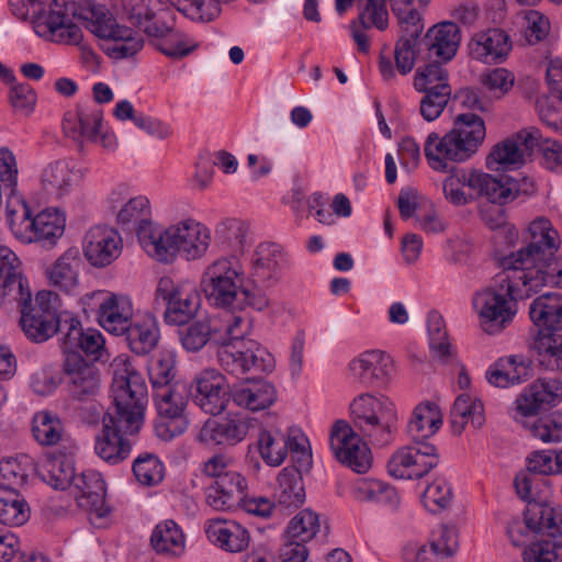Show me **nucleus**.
Masks as SVG:
<instances>
[{"label": "nucleus", "mask_w": 562, "mask_h": 562, "mask_svg": "<svg viewBox=\"0 0 562 562\" xmlns=\"http://www.w3.org/2000/svg\"><path fill=\"white\" fill-rule=\"evenodd\" d=\"M10 12L21 21L30 20L40 37L58 44L78 45L82 31L76 23L105 40L103 49L113 59L134 57L144 47V38L134 30L117 25L106 5L95 1L79 4L74 0H9Z\"/></svg>", "instance_id": "nucleus-1"}, {"label": "nucleus", "mask_w": 562, "mask_h": 562, "mask_svg": "<svg viewBox=\"0 0 562 562\" xmlns=\"http://www.w3.org/2000/svg\"><path fill=\"white\" fill-rule=\"evenodd\" d=\"M486 136L483 119L475 113H461L453 119L450 131L440 135L431 132L424 144L428 166L437 172L449 173L442 183L445 198L453 205H467L477 198H486L492 175L477 169L458 168L471 159Z\"/></svg>", "instance_id": "nucleus-2"}, {"label": "nucleus", "mask_w": 562, "mask_h": 562, "mask_svg": "<svg viewBox=\"0 0 562 562\" xmlns=\"http://www.w3.org/2000/svg\"><path fill=\"white\" fill-rule=\"evenodd\" d=\"M113 405L102 419V430L95 439V453L110 464H117L131 454L127 436L138 432L144 423L147 385L127 356L121 355L111 363Z\"/></svg>", "instance_id": "nucleus-3"}, {"label": "nucleus", "mask_w": 562, "mask_h": 562, "mask_svg": "<svg viewBox=\"0 0 562 562\" xmlns=\"http://www.w3.org/2000/svg\"><path fill=\"white\" fill-rule=\"evenodd\" d=\"M352 426L337 420L330 430L329 446L335 458L357 473L371 467L370 443L384 447L393 441L397 420L394 404L386 397L366 393L350 404Z\"/></svg>", "instance_id": "nucleus-4"}, {"label": "nucleus", "mask_w": 562, "mask_h": 562, "mask_svg": "<svg viewBox=\"0 0 562 562\" xmlns=\"http://www.w3.org/2000/svg\"><path fill=\"white\" fill-rule=\"evenodd\" d=\"M221 318L225 323L224 341L218 342L217 350L221 368L237 378L247 372H272L276 367L273 356L256 340L245 339L250 329L248 317L226 311Z\"/></svg>", "instance_id": "nucleus-5"}, {"label": "nucleus", "mask_w": 562, "mask_h": 562, "mask_svg": "<svg viewBox=\"0 0 562 562\" xmlns=\"http://www.w3.org/2000/svg\"><path fill=\"white\" fill-rule=\"evenodd\" d=\"M7 288L9 293L14 295V302L19 304L20 325L30 340L44 342L56 333L61 334L65 312H58L59 297L56 293L40 291L33 301L29 282L24 277L11 279Z\"/></svg>", "instance_id": "nucleus-6"}, {"label": "nucleus", "mask_w": 562, "mask_h": 562, "mask_svg": "<svg viewBox=\"0 0 562 562\" xmlns=\"http://www.w3.org/2000/svg\"><path fill=\"white\" fill-rule=\"evenodd\" d=\"M514 271L504 270L497 274L495 286L476 293L474 308L481 318L484 331L495 335L509 324L516 314V301L530 297L522 290V280L513 279Z\"/></svg>", "instance_id": "nucleus-7"}, {"label": "nucleus", "mask_w": 562, "mask_h": 562, "mask_svg": "<svg viewBox=\"0 0 562 562\" xmlns=\"http://www.w3.org/2000/svg\"><path fill=\"white\" fill-rule=\"evenodd\" d=\"M7 221L13 235L23 243L55 245L63 236L65 217L58 211L45 210L32 217L21 195L7 200Z\"/></svg>", "instance_id": "nucleus-8"}, {"label": "nucleus", "mask_w": 562, "mask_h": 562, "mask_svg": "<svg viewBox=\"0 0 562 562\" xmlns=\"http://www.w3.org/2000/svg\"><path fill=\"white\" fill-rule=\"evenodd\" d=\"M526 527L532 531L547 532L552 539L529 546L524 552L525 562H562V512L546 503L529 502L524 513Z\"/></svg>", "instance_id": "nucleus-9"}, {"label": "nucleus", "mask_w": 562, "mask_h": 562, "mask_svg": "<svg viewBox=\"0 0 562 562\" xmlns=\"http://www.w3.org/2000/svg\"><path fill=\"white\" fill-rule=\"evenodd\" d=\"M526 243L525 247L501 259L502 269L514 271L513 277L518 271L527 272L537 268L538 263L552 259L561 239L550 220L538 217L529 224Z\"/></svg>", "instance_id": "nucleus-10"}, {"label": "nucleus", "mask_w": 562, "mask_h": 562, "mask_svg": "<svg viewBox=\"0 0 562 562\" xmlns=\"http://www.w3.org/2000/svg\"><path fill=\"white\" fill-rule=\"evenodd\" d=\"M244 270L234 258H221L212 262L204 271L202 284L206 297L215 306L235 313V302H239Z\"/></svg>", "instance_id": "nucleus-11"}, {"label": "nucleus", "mask_w": 562, "mask_h": 562, "mask_svg": "<svg viewBox=\"0 0 562 562\" xmlns=\"http://www.w3.org/2000/svg\"><path fill=\"white\" fill-rule=\"evenodd\" d=\"M189 390L186 383L176 382L172 387L160 389L153 394L158 418L155 423L157 437L169 441L182 435L188 428L184 409Z\"/></svg>", "instance_id": "nucleus-12"}, {"label": "nucleus", "mask_w": 562, "mask_h": 562, "mask_svg": "<svg viewBox=\"0 0 562 562\" xmlns=\"http://www.w3.org/2000/svg\"><path fill=\"white\" fill-rule=\"evenodd\" d=\"M156 301H161L166 306V323L180 326L195 316L201 297L193 283L176 282L170 277H162L156 288Z\"/></svg>", "instance_id": "nucleus-13"}, {"label": "nucleus", "mask_w": 562, "mask_h": 562, "mask_svg": "<svg viewBox=\"0 0 562 562\" xmlns=\"http://www.w3.org/2000/svg\"><path fill=\"white\" fill-rule=\"evenodd\" d=\"M306 441L303 435L292 436L277 428L262 429L258 436V449L265 463L270 467L280 465L290 450L293 461L307 470L312 456L305 448Z\"/></svg>", "instance_id": "nucleus-14"}, {"label": "nucleus", "mask_w": 562, "mask_h": 562, "mask_svg": "<svg viewBox=\"0 0 562 562\" xmlns=\"http://www.w3.org/2000/svg\"><path fill=\"white\" fill-rule=\"evenodd\" d=\"M85 308L95 310L99 324L109 333L123 335L134 321L132 300L126 295L95 291L83 297Z\"/></svg>", "instance_id": "nucleus-15"}, {"label": "nucleus", "mask_w": 562, "mask_h": 562, "mask_svg": "<svg viewBox=\"0 0 562 562\" xmlns=\"http://www.w3.org/2000/svg\"><path fill=\"white\" fill-rule=\"evenodd\" d=\"M540 131L525 128L494 145L486 157V167L493 171L515 170L525 165L535 151Z\"/></svg>", "instance_id": "nucleus-16"}, {"label": "nucleus", "mask_w": 562, "mask_h": 562, "mask_svg": "<svg viewBox=\"0 0 562 562\" xmlns=\"http://www.w3.org/2000/svg\"><path fill=\"white\" fill-rule=\"evenodd\" d=\"M439 463L437 448L430 442L413 441L400 448L387 463L389 473L396 479L417 480Z\"/></svg>", "instance_id": "nucleus-17"}, {"label": "nucleus", "mask_w": 562, "mask_h": 562, "mask_svg": "<svg viewBox=\"0 0 562 562\" xmlns=\"http://www.w3.org/2000/svg\"><path fill=\"white\" fill-rule=\"evenodd\" d=\"M189 394L196 406L215 416L221 414L229 402V385L217 370L205 369L195 376Z\"/></svg>", "instance_id": "nucleus-18"}, {"label": "nucleus", "mask_w": 562, "mask_h": 562, "mask_svg": "<svg viewBox=\"0 0 562 562\" xmlns=\"http://www.w3.org/2000/svg\"><path fill=\"white\" fill-rule=\"evenodd\" d=\"M123 239L113 227L97 225L85 235L82 250L88 262L97 268H104L115 261L122 254Z\"/></svg>", "instance_id": "nucleus-19"}, {"label": "nucleus", "mask_w": 562, "mask_h": 562, "mask_svg": "<svg viewBox=\"0 0 562 562\" xmlns=\"http://www.w3.org/2000/svg\"><path fill=\"white\" fill-rule=\"evenodd\" d=\"M352 379L367 387L384 386L394 373L393 359L384 351L373 349L361 352L348 366Z\"/></svg>", "instance_id": "nucleus-20"}, {"label": "nucleus", "mask_w": 562, "mask_h": 562, "mask_svg": "<svg viewBox=\"0 0 562 562\" xmlns=\"http://www.w3.org/2000/svg\"><path fill=\"white\" fill-rule=\"evenodd\" d=\"M63 372L68 391L74 398L88 400L100 390V371L94 363L87 361L81 353L68 352L64 359Z\"/></svg>", "instance_id": "nucleus-21"}, {"label": "nucleus", "mask_w": 562, "mask_h": 562, "mask_svg": "<svg viewBox=\"0 0 562 562\" xmlns=\"http://www.w3.org/2000/svg\"><path fill=\"white\" fill-rule=\"evenodd\" d=\"M169 12L158 9L156 18L148 19L142 30L148 37L159 38L162 42L158 44V49L166 56L178 59L189 55L195 49L196 44L186 34L173 29L172 24L167 22Z\"/></svg>", "instance_id": "nucleus-22"}, {"label": "nucleus", "mask_w": 562, "mask_h": 562, "mask_svg": "<svg viewBox=\"0 0 562 562\" xmlns=\"http://www.w3.org/2000/svg\"><path fill=\"white\" fill-rule=\"evenodd\" d=\"M78 507L88 512L92 517L102 519L110 513L105 503V482L102 475L93 470L78 474L70 486Z\"/></svg>", "instance_id": "nucleus-23"}, {"label": "nucleus", "mask_w": 562, "mask_h": 562, "mask_svg": "<svg viewBox=\"0 0 562 562\" xmlns=\"http://www.w3.org/2000/svg\"><path fill=\"white\" fill-rule=\"evenodd\" d=\"M562 402V381L541 378L531 383L516 400V415L535 417L539 411L557 406Z\"/></svg>", "instance_id": "nucleus-24"}, {"label": "nucleus", "mask_w": 562, "mask_h": 562, "mask_svg": "<svg viewBox=\"0 0 562 562\" xmlns=\"http://www.w3.org/2000/svg\"><path fill=\"white\" fill-rule=\"evenodd\" d=\"M284 256L279 245L261 243L257 246L252 258L249 281L252 286L271 289L276 286L282 276Z\"/></svg>", "instance_id": "nucleus-25"}, {"label": "nucleus", "mask_w": 562, "mask_h": 562, "mask_svg": "<svg viewBox=\"0 0 562 562\" xmlns=\"http://www.w3.org/2000/svg\"><path fill=\"white\" fill-rule=\"evenodd\" d=\"M250 427L252 419L238 414L209 418L199 432V440L205 445L236 446L247 437Z\"/></svg>", "instance_id": "nucleus-26"}, {"label": "nucleus", "mask_w": 562, "mask_h": 562, "mask_svg": "<svg viewBox=\"0 0 562 562\" xmlns=\"http://www.w3.org/2000/svg\"><path fill=\"white\" fill-rule=\"evenodd\" d=\"M61 348L65 357L68 352L80 351L98 356L104 348V338L102 334L94 328L83 329L80 321L70 312L64 313Z\"/></svg>", "instance_id": "nucleus-27"}, {"label": "nucleus", "mask_w": 562, "mask_h": 562, "mask_svg": "<svg viewBox=\"0 0 562 562\" xmlns=\"http://www.w3.org/2000/svg\"><path fill=\"white\" fill-rule=\"evenodd\" d=\"M247 488V480L240 473L226 474L205 488V502L217 512L233 510L243 502Z\"/></svg>", "instance_id": "nucleus-28"}, {"label": "nucleus", "mask_w": 562, "mask_h": 562, "mask_svg": "<svg viewBox=\"0 0 562 562\" xmlns=\"http://www.w3.org/2000/svg\"><path fill=\"white\" fill-rule=\"evenodd\" d=\"M170 233L176 241L177 254L182 252L188 260L202 257L210 246V229L193 218L170 225Z\"/></svg>", "instance_id": "nucleus-29"}, {"label": "nucleus", "mask_w": 562, "mask_h": 562, "mask_svg": "<svg viewBox=\"0 0 562 562\" xmlns=\"http://www.w3.org/2000/svg\"><path fill=\"white\" fill-rule=\"evenodd\" d=\"M203 529L211 543L227 552H243L250 542L249 531L235 520L207 519Z\"/></svg>", "instance_id": "nucleus-30"}, {"label": "nucleus", "mask_w": 562, "mask_h": 562, "mask_svg": "<svg viewBox=\"0 0 562 562\" xmlns=\"http://www.w3.org/2000/svg\"><path fill=\"white\" fill-rule=\"evenodd\" d=\"M423 43L429 58L448 63L453 59L460 47L461 32L454 22H440L426 32Z\"/></svg>", "instance_id": "nucleus-31"}, {"label": "nucleus", "mask_w": 562, "mask_h": 562, "mask_svg": "<svg viewBox=\"0 0 562 562\" xmlns=\"http://www.w3.org/2000/svg\"><path fill=\"white\" fill-rule=\"evenodd\" d=\"M103 125V113L99 109L78 108L69 111L63 120L65 134L79 143H97Z\"/></svg>", "instance_id": "nucleus-32"}, {"label": "nucleus", "mask_w": 562, "mask_h": 562, "mask_svg": "<svg viewBox=\"0 0 562 562\" xmlns=\"http://www.w3.org/2000/svg\"><path fill=\"white\" fill-rule=\"evenodd\" d=\"M510 48L509 37L501 29L479 32L469 43L470 56L485 64L501 63Z\"/></svg>", "instance_id": "nucleus-33"}, {"label": "nucleus", "mask_w": 562, "mask_h": 562, "mask_svg": "<svg viewBox=\"0 0 562 562\" xmlns=\"http://www.w3.org/2000/svg\"><path fill=\"white\" fill-rule=\"evenodd\" d=\"M223 313L210 321H198L179 329V339L182 347L190 352L201 350L209 341L218 345L223 342L225 323L221 318Z\"/></svg>", "instance_id": "nucleus-34"}, {"label": "nucleus", "mask_w": 562, "mask_h": 562, "mask_svg": "<svg viewBox=\"0 0 562 562\" xmlns=\"http://www.w3.org/2000/svg\"><path fill=\"white\" fill-rule=\"evenodd\" d=\"M514 281L522 280V291L530 296L539 292L542 286L551 285L562 289V256L544 260L527 272L518 271L513 277ZM521 292V290H519Z\"/></svg>", "instance_id": "nucleus-35"}, {"label": "nucleus", "mask_w": 562, "mask_h": 562, "mask_svg": "<svg viewBox=\"0 0 562 562\" xmlns=\"http://www.w3.org/2000/svg\"><path fill=\"white\" fill-rule=\"evenodd\" d=\"M301 468L285 467L278 475V487L276 490L277 507L280 510L296 509L305 502V488Z\"/></svg>", "instance_id": "nucleus-36"}, {"label": "nucleus", "mask_w": 562, "mask_h": 562, "mask_svg": "<svg viewBox=\"0 0 562 562\" xmlns=\"http://www.w3.org/2000/svg\"><path fill=\"white\" fill-rule=\"evenodd\" d=\"M137 239L146 254L159 262H170L177 256L170 226L162 228L153 222L138 231Z\"/></svg>", "instance_id": "nucleus-37"}, {"label": "nucleus", "mask_w": 562, "mask_h": 562, "mask_svg": "<svg viewBox=\"0 0 562 562\" xmlns=\"http://www.w3.org/2000/svg\"><path fill=\"white\" fill-rule=\"evenodd\" d=\"M123 335L132 352L137 356H145L151 352L159 341V327L151 314L136 316L124 330Z\"/></svg>", "instance_id": "nucleus-38"}, {"label": "nucleus", "mask_w": 562, "mask_h": 562, "mask_svg": "<svg viewBox=\"0 0 562 562\" xmlns=\"http://www.w3.org/2000/svg\"><path fill=\"white\" fill-rule=\"evenodd\" d=\"M442 426V414L437 404L426 401L413 411L407 423V435L413 441L428 442Z\"/></svg>", "instance_id": "nucleus-39"}, {"label": "nucleus", "mask_w": 562, "mask_h": 562, "mask_svg": "<svg viewBox=\"0 0 562 562\" xmlns=\"http://www.w3.org/2000/svg\"><path fill=\"white\" fill-rule=\"evenodd\" d=\"M232 398L237 406L256 412L271 406L277 398V391L268 381H247L234 387Z\"/></svg>", "instance_id": "nucleus-40"}, {"label": "nucleus", "mask_w": 562, "mask_h": 562, "mask_svg": "<svg viewBox=\"0 0 562 562\" xmlns=\"http://www.w3.org/2000/svg\"><path fill=\"white\" fill-rule=\"evenodd\" d=\"M81 265L78 248L67 249L55 263L47 269L46 276L49 283L56 289L72 293L78 286V270Z\"/></svg>", "instance_id": "nucleus-41"}, {"label": "nucleus", "mask_w": 562, "mask_h": 562, "mask_svg": "<svg viewBox=\"0 0 562 562\" xmlns=\"http://www.w3.org/2000/svg\"><path fill=\"white\" fill-rule=\"evenodd\" d=\"M494 184H491L488 201L493 204L504 205L513 202L519 195H530L536 191L532 179L522 177L516 179L507 175L492 176Z\"/></svg>", "instance_id": "nucleus-42"}, {"label": "nucleus", "mask_w": 562, "mask_h": 562, "mask_svg": "<svg viewBox=\"0 0 562 562\" xmlns=\"http://www.w3.org/2000/svg\"><path fill=\"white\" fill-rule=\"evenodd\" d=\"M529 315L538 327L562 330V297L554 293L538 296L529 306Z\"/></svg>", "instance_id": "nucleus-43"}, {"label": "nucleus", "mask_w": 562, "mask_h": 562, "mask_svg": "<svg viewBox=\"0 0 562 562\" xmlns=\"http://www.w3.org/2000/svg\"><path fill=\"white\" fill-rule=\"evenodd\" d=\"M43 480L56 490L70 488L76 476L75 462L71 454H52L41 468Z\"/></svg>", "instance_id": "nucleus-44"}, {"label": "nucleus", "mask_w": 562, "mask_h": 562, "mask_svg": "<svg viewBox=\"0 0 562 562\" xmlns=\"http://www.w3.org/2000/svg\"><path fill=\"white\" fill-rule=\"evenodd\" d=\"M150 543L157 553L175 557L182 554L186 548L184 535L173 520L159 522L151 532Z\"/></svg>", "instance_id": "nucleus-45"}, {"label": "nucleus", "mask_w": 562, "mask_h": 562, "mask_svg": "<svg viewBox=\"0 0 562 562\" xmlns=\"http://www.w3.org/2000/svg\"><path fill=\"white\" fill-rule=\"evenodd\" d=\"M117 224L124 231H138L153 223L149 200L144 195L131 198L124 203L116 214Z\"/></svg>", "instance_id": "nucleus-46"}, {"label": "nucleus", "mask_w": 562, "mask_h": 562, "mask_svg": "<svg viewBox=\"0 0 562 562\" xmlns=\"http://www.w3.org/2000/svg\"><path fill=\"white\" fill-rule=\"evenodd\" d=\"M451 423L459 434L467 424L480 428L485 423L484 406L480 400H473L467 394L459 395L451 408Z\"/></svg>", "instance_id": "nucleus-47"}, {"label": "nucleus", "mask_w": 562, "mask_h": 562, "mask_svg": "<svg viewBox=\"0 0 562 562\" xmlns=\"http://www.w3.org/2000/svg\"><path fill=\"white\" fill-rule=\"evenodd\" d=\"M31 465V459L26 454L1 460L0 490L19 493L27 481Z\"/></svg>", "instance_id": "nucleus-48"}, {"label": "nucleus", "mask_w": 562, "mask_h": 562, "mask_svg": "<svg viewBox=\"0 0 562 562\" xmlns=\"http://www.w3.org/2000/svg\"><path fill=\"white\" fill-rule=\"evenodd\" d=\"M75 178L69 164L65 160H57L48 164L43 170L42 184L48 194L61 198L69 193Z\"/></svg>", "instance_id": "nucleus-49"}, {"label": "nucleus", "mask_w": 562, "mask_h": 562, "mask_svg": "<svg viewBox=\"0 0 562 562\" xmlns=\"http://www.w3.org/2000/svg\"><path fill=\"white\" fill-rule=\"evenodd\" d=\"M32 434L40 445L55 446L63 440L65 430L58 415L48 411H41L33 417Z\"/></svg>", "instance_id": "nucleus-50"}, {"label": "nucleus", "mask_w": 562, "mask_h": 562, "mask_svg": "<svg viewBox=\"0 0 562 562\" xmlns=\"http://www.w3.org/2000/svg\"><path fill=\"white\" fill-rule=\"evenodd\" d=\"M427 328L432 356L441 362H448L453 357V351L448 341L445 319L438 311L432 310L428 313Z\"/></svg>", "instance_id": "nucleus-51"}, {"label": "nucleus", "mask_w": 562, "mask_h": 562, "mask_svg": "<svg viewBox=\"0 0 562 562\" xmlns=\"http://www.w3.org/2000/svg\"><path fill=\"white\" fill-rule=\"evenodd\" d=\"M321 531L318 514L311 509H303L297 513L288 524L284 537L300 543L306 544Z\"/></svg>", "instance_id": "nucleus-52"}, {"label": "nucleus", "mask_w": 562, "mask_h": 562, "mask_svg": "<svg viewBox=\"0 0 562 562\" xmlns=\"http://www.w3.org/2000/svg\"><path fill=\"white\" fill-rule=\"evenodd\" d=\"M248 231V224L244 221L227 218L217 225L215 238L224 248L241 251L246 244Z\"/></svg>", "instance_id": "nucleus-53"}, {"label": "nucleus", "mask_w": 562, "mask_h": 562, "mask_svg": "<svg viewBox=\"0 0 562 562\" xmlns=\"http://www.w3.org/2000/svg\"><path fill=\"white\" fill-rule=\"evenodd\" d=\"M539 363L548 370L562 371V337L549 334L539 336L533 344Z\"/></svg>", "instance_id": "nucleus-54"}, {"label": "nucleus", "mask_w": 562, "mask_h": 562, "mask_svg": "<svg viewBox=\"0 0 562 562\" xmlns=\"http://www.w3.org/2000/svg\"><path fill=\"white\" fill-rule=\"evenodd\" d=\"M136 480L145 486L159 484L165 475V467L156 454L142 453L133 462Z\"/></svg>", "instance_id": "nucleus-55"}, {"label": "nucleus", "mask_w": 562, "mask_h": 562, "mask_svg": "<svg viewBox=\"0 0 562 562\" xmlns=\"http://www.w3.org/2000/svg\"><path fill=\"white\" fill-rule=\"evenodd\" d=\"M30 509L25 501L16 492L0 496V524L21 526L29 520Z\"/></svg>", "instance_id": "nucleus-56"}, {"label": "nucleus", "mask_w": 562, "mask_h": 562, "mask_svg": "<svg viewBox=\"0 0 562 562\" xmlns=\"http://www.w3.org/2000/svg\"><path fill=\"white\" fill-rule=\"evenodd\" d=\"M442 64L443 63L434 60L423 67H419L414 77L415 90H438L440 85L450 87L448 83V72L442 67Z\"/></svg>", "instance_id": "nucleus-57"}, {"label": "nucleus", "mask_w": 562, "mask_h": 562, "mask_svg": "<svg viewBox=\"0 0 562 562\" xmlns=\"http://www.w3.org/2000/svg\"><path fill=\"white\" fill-rule=\"evenodd\" d=\"M424 97L419 102V111L422 116L432 122L437 120L448 104L451 94V87L439 86L438 90L422 91Z\"/></svg>", "instance_id": "nucleus-58"}, {"label": "nucleus", "mask_w": 562, "mask_h": 562, "mask_svg": "<svg viewBox=\"0 0 562 562\" xmlns=\"http://www.w3.org/2000/svg\"><path fill=\"white\" fill-rule=\"evenodd\" d=\"M148 375L153 387V394L160 389L172 387L175 380V366L171 357H159L148 366Z\"/></svg>", "instance_id": "nucleus-59"}, {"label": "nucleus", "mask_w": 562, "mask_h": 562, "mask_svg": "<svg viewBox=\"0 0 562 562\" xmlns=\"http://www.w3.org/2000/svg\"><path fill=\"white\" fill-rule=\"evenodd\" d=\"M401 5L398 2H395L392 7L401 25V36L419 38L424 30L420 12L411 5Z\"/></svg>", "instance_id": "nucleus-60"}, {"label": "nucleus", "mask_w": 562, "mask_h": 562, "mask_svg": "<svg viewBox=\"0 0 562 562\" xmlns=\"http://www.w3.org/2000/svg\"><path fill=\"white\" fill-rule=\"evenodd\" d=\"M362 492L370 501L389 506H396L400 502L395 487L380 480H367L359 485Z\"/></svg>", "instance_id": "nucleus-61"}, {"label": "nucleus", "mask_w": 562, "mask_h": 562, "mask_svg": "<svg viewBox=\"0 0 562 562\" xmlns=\"http://www.w3.org/2000/svg\"><path fill=\"white\" fill-rule=\"evenodd\" d=\"M419 38L400 36L394 48V59L396 70L406 76L409 74L416 63V45Z\"/></svg>", "instance_id": "nucleus-62"}, {"label": "nucleus", "mask_w": 562, "mask_h": 562, "mask_svg": "<svg viewBox=\"0 0 562 562\" xmlns=\"http://www.w3.org/2000/svg\"><path fill=\"white\" fill-rule=\"evenodd\" d=\"M481 85L497 98L506 94L514 86V75L505 68H494L480 76Z\"/></svg>", "instance_id": "nucleus-63"}, {"label": "nucleus", "mask_w": 562, "mask_h": 562, "mask_svg": "<svg viewBox=\"0 0 562 562\" xmlns=\"http://www.w3.org/2000/svg\"><path fill=\"white\" fill-rule=\"evenodd\" d=\"M452 498V490L443 479H437L427 486L423 495L424 505L430 512L446 508Z\"/></svg>", "instance_id": "nucleus-64"}]
</instances>
